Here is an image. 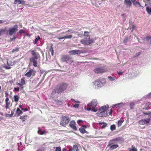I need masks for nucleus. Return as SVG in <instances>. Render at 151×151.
<instances>
[{"label":"nucleus","instance_id":"obj_25","mask_svg":"<svg viewBox=\"0 0 151 151\" xmlns=\"http://www.w3.org/2000/svg\"><path fill=\"white\" fill-rule=\"evenodd\" d=\"M14 101L15 102H17L19 100V97L17 95H15L14 96Z\"/></svg>","mask_w":151,"mask_h":151},{"label":"nucleus","instance_id":"obj_6","mask_svg":"<svg viewBox=\"0 0 151 151\" xmlns=\"http://www.w3.org/2000/svg\"><path fill=\"white\" fill-rule=\"evenodd\" d=\"M70 121L69 118L68 116H64L62 118V121L60 123V124L63 126L68 124Z\"/></svg>","mask_w":151,"mask_h":151},{"label":"nucleus","instance_id":"obj_30","mask_svg":"<svg viewBox=\"0 0 151 151\" xmlns=\"http://www.w3.org/2000/svg\"><path fill=\"white\" fill-rule=\"evenodd\" d=\"M146 10L148 14H151V7L150 8H149L148 7H147Z\"/></svg>","mask_w":151,"mask_h":151},{"label":"nucleus","instance_id":"obj_45","mask_svg":"<svg viewBox=\"0 0 151 151\" xmlns=\"http://www.w3.org/2000/svg\"><path fill=\"white\" fill-rule=\"evenodd\" d=\"M150 104V103L149 102H147V103H146L145 105V109H147Z\"/></svg>","mask_w":151,"mask_h":151},{"label":"nucleus","instance_id":"obj_40","mask_svg":"<svg viewBox=\"0 0 151 151\" xmlns=\"http://www.w3.org/2000/svg\"><path fill=\"white\" fill-rule=\"evenodd\" d=\"M10 104V103L9 102L6 103L5 108L6 109H9V108Z\"/></svg>","mask_w":151,"mask_h":151},{"label":"nucleus","instance_id":"obj_19","mask_svg":"<svg viewBox=\"0 0 151 151\" xmlns=\"http://www.w3.org/2000/svg\"><path fill=\"white\" fill-rule=\"evenodd\" d=\"M132 2V0H124V4L128 7L131 6Z\"/></svg>","mask_w":151,"mask_h":151},{"label":"nucleus","instance_id":"obj_58","mask_svg":"<svg viewBox=\"0 0 151 151\" xmlns=\"http://www.w3.org/2000/svg\"><path fill=\"white\" fill-rule=\"evenodd\" d=\"M147 96L148 98L151 97V93L148 94V95H147Z\"/></svg>","mask_w":151,"mask_h":151},{"label":"nucleus","instance_id":"obj_34","mask_svg":"<svg viewBox=\"0 0 151 151\" xmlns=\"http://www.w3.org/2000/svg\"><path fill=\"white\" fill-rule=\"evenodd\" d=\"M146 40H147L150 44H151V37L150 36L146 37Z\"/></svg>","mask_w":151,"mask_h":151},{"label":"nucleus","instance_id":"obj_46","mask_svg":"<svg viewBox=\"0 0 151 151\" xmlns=\"http://www.w3.org/2000/svg\"><path fill=\"white\" fill-rule=\"evenodd\" d=\"M79 104H76L74 105L73 107L75 108H78L79 107Z\"/></svg>","mask_w":151,"mask_h":151},{"label":"nucleus","instance_id":"obj_29","mask_svg":"<svg viewBox=\"0 0 151 151\" xmlns=\"http://www.w3.org/2000/svg\"><path fill=\"white\" fill-rule=\"evenodd\" d=\"M55 149V151H61V148L60 147H54Z\"/></svg>","mask_w":151,"mask_h":151},{"label":"nucleus","instance_id":"obj_27","mask_svg":"<svg viewBox=\"0 0 151 151\" xmlns=\"http://www.w3.org/2000/svg\"><path fill=\"white\" fill-rule=\"evenodd\" d=\"M100 124L102 125L101 126V128L102 129H104L105 128V127H106L107 126V124L106 123H100Z\"/></svg>","mask_w":151,"mask_h":151},{"label":"nucleus","instance_id":"obj_20","mask_svg":"<svg viewBox=\"0 0 151 151\" xmlns=\"http://www.w3.org/2000/svg\"><path fill=\"white\" fill-rule=\"evenodd\" d=\"M100 81L101 82V84L102 86L105 85L106 82V79L104 78H102Z\"/></svg>","mask_w":151,"mask_h":151},{"label":"nucleus","instance_id":"obj_62","mask_svg":"<svg viewBox=\"0 0 151 151\" xmlns=\"http://www.w3.org/2000/svg\"><path fill=\"white\" fill-rule=\"evenodd\" d=\"M40 72L41 74H42L44 72V71L42 70H40Z\"/></svg>","mask_w":151,"mask_h":151},{"label":"nucleus","instance_id":"obj_59","mask_svg":"<svg viewBox=\"0 0 151 151\" xmlns=\"http://www.w3.org/2000/svg\"><path fill=\"white\" fill-rule=\"evenodd\" d=\"M16 38V37H14L13 38L10 39V40L11 41H12L13 40L15 39Z\"/></svg>","mask_w":151,"mask_h":151},{"label":"nucleus","instance_id":"obj_43","mask_svg":"<svg viewBox=\"0 0 151 151\" xmlns=\"http://www.w3.org/2000/svg\"><path fill=\"white\" fill-rule=\"evenodd\" d=\"M132 26V27H131V28L132 29V30H131V32H132L133 31V30L135 29V28H136V26L134 25H131L130 24V27H131Z\"/></svg>","mask_w":151,"mask_h":151},{"label":"nucleus","instance_id":"obj_9","mask_svg":"<svg viewBox=\"0 0 151 151\" xmlns=\"http://www.w3.org/2000/svg\"><path fill=\"white\" fill-rule=\"evenodd\" d=\"M92 84L93 86L96 88H98L102 87L101 84V82L99 80L95 81L92 82Z\"/></svg>","mask_w":151,"mask_h":151},{"label":"nucleus","instance_id":"obj_60","mask_svg":"<svg viewBox=\"0 0 151 151\" xmlns=\"http://www.w3.org/2000/svg\"><path fill=\"white\" fill-rule=\"evenodd\" d=\"M57 38L59 40H60L61 39H64V37H57Z\"/></svg>","mask_w":151,"mask_h":151},{"label":"nucleus","instance_id":"obj_14","mask_svg":"<svg viewBox=\"0 0 151 151\" xmlns=\"http://www.w3.org/2000/svg\"><path fill=\"white\" fill-rule=\"evenodd\" d=\"M32 55V57L31 58H34L36 59H37L40 56L38 53L36 52L35 50H33L31 51Z\"/></svg>","mask_w":151,"mask_h":151},{"label":"nucleus","instance_id":"obj_12","mask_svg":"<svg viewBox=\"0 0 151 151\" xmlns=\"http://www.w3.org/2000/svg\"><path fill=\"white\" fill-rule=\"evenodd\" d=\"M69 53L71 54L76 55L80 54L81 53H82V51L79 50H76L70 51L69 52Z\"/></svg>","mask_w":151,"mask_h":151},{"label":"nucleus","instance_id":"obj_4","mask_svg":"<svg viewBox=\"0 0 151 151\" xmlns=\"http://www.w3.org/2000/svg\"><path fill=\"white\" fill-rule=\"evenodd\" d=\"M67 87V85L65 84H62L57 86L56 91L57 93H60L65 90Z\"/></svg>","mask_w":151,"mask_h":151},{"label":"nucleus","instance_id":"obj_55","mask_svg":"<svg viewBox=\"0 0 151 151\" xmlns=\"http://www.w3.org/2000/svg\"><path fill=\"white\" fill-rule=\"evenodd\" d=\"M6 117H12V116L11 115V114H6Z\"/></svg>","mask_w":151,"mask_h":151},{"label":"nucleus","instance_id":"obj_2","mask_svg":"<svg viewBox=\"0 0 151 151\" xmlns=\"http://www.w3.org/2000/svg\"><path fill=\"white\" fill-rule=\"evenodd\" d=\"M95 39L90 38L89 37L86 39H82L80 42L81 43L85 45H88L92 43H93L94 42Z\"/></svg>","mask_w":151,"mask_h":151},{"label":"nucleus","instance_id":"obj_18","mask_svg":"<svg viewBox=\"0 0 151 151\" xmlns=\"http://www.w3.org/2000/svg\"><path fill=\"white\" fill-rule=\"evenodd\" d=\"M108 146L109 147V149L111 150H113L117 148L118 147V145H112L109 142Z\"/></svg>","mask_w":151,"mask_h":151},{"label":"nucleus","instance_id":"obj_17","mask_svg":"<svg viewBox=\"0 0 151 151\" xmlns=\"http://www.w3.org/2000/svg\"><path fill=\"white\" fill-rule=\"evenodd\" d=\"M34 75L35 71L32 70H30L29 71L25 74V76L28 77H30L31 76H34Z\"/></svg>","mask_w":151,"mask_h":151},{"label":"nucleus","instance_id":"obj_26","mask_svg":"<svg viewBox=\"0 0 151 151\" xmlns=\"http://www.w3.org/2000/svg\"><path fill=\"white\" fill-rule=\"evenodd\" d=\"M108 78L109 80L111 81H114L116 80V78L115 77H112L111 76H109Z\"/></svg>","mask_w":151,"mask_h":151},{"label":"nucleus","instance_id":"obj_36","mask_svg":"<svg viewBox=\"0 0 151 151\" xmlns=\"http://www.w3.org/2000/svg\"><path fill=\"white\" fill-rule=\"evenodd\" d=\"M123 123V121H122V120H119L118 121V123H117V125L118 126V127H120L122 124V123Z\"/></svg>","mask_w":151,"mask_h":151},{"label":"nucleus","instance_id":"obj_11","mask_svg":"<svg viewBox=\"0 0 151 151\" xmlns=\"http://www.w3.org/2000/svg\"><path fill=\"white\" fill-rule=\"evenodd\" d=\"M125 105V103L121 102L113 105L112 106V107L113 108L116 107V108H118L119 109H120L123 108Z\"/></svg>","mask_w":151,"mask_h":151},{"label":"nucleus","instance_id":"obj_49","mask_svg":"<svg viewBox=\"0 0 151 151\" xmlns=\"http://www.w3.org/2000/svg\"><path fill=\"white\" fill-rule=\"evenodd\" d=\"M19 87H16L14 88V90L15 91H19Z\"/></svg>","mask_w":151,"mask_h":151},{"label":"nucleus","instance_id":"obj_7","mask_svg":"<svg viewBox=\"0 0 151 151\" xmlns=\"http://www.w3.org/2000/svg\"><path fill=\"white\" fill-rule=\"evenodd\" d=\"M108 69L106 68H98L94 69L95 72L97 73H102L108 71Z\"/></svg>","mask_w":151,"mask_h":151},{"label":"nucleus","instance_id":"obj_47","mask_svg":"<svg viewBox=\"0 0 151 151\" xmlns=\"http://www.w3.org/2000/svg\"><path fill=\"white\" fill-rule=\"evenodd\" d=\"M16 85L17 86H19L20 87H21L22 88H23V86L22 85V84H21V83H16Z\"/></svg>","mask_w":151,"mask_h":151},{"label":"nucleus","instance_id":"obj_51","mask_svg":"<svg viewBox=\"0 0 151 151\" xmlns=\"http://www.w3.org/2000/svg\"><path fill=\"white\" fill-rule=\"evenodd\" d=\"M24 33V31L23 29H21L19 31V33Z\"/></svg>","mask_w":151,"mask_h":151},{"label":"nucleus","instance_id":"obj_13","mask_svg":"<svg viewBox=\"0 0 151 151\" xmlns=\"http://www.w3.org/2000/svg\"><path fill=\"white\" fill-rule=\"evenodd\" d=\"M37 59L34 58H31L30 59V63H32L33 65L35 67L37 66Z\"/></svg>","mask_w":151,"mask_h":151},{"label":"nucleus","instance_id":"obj_21","mask_svg":"<svg viewBox=\"0 0 151 151\" xmlns=\"http://www.w3.org/2000/svg\"><path fill=\"white\" fill-rule=\"evenodd\" d=\"M79 131L82 133H87V132L85 130V129L83 128H79Z\"/></svg>","mask_w":151,"mask_h":151},{"label":"nucleus","instance_id":"obj_44","mask_svg":"<svg viewBox=\"0 0 151 151\" xmlns=\"http://www.w3.org/2000/svg\"><path fill=\"white\" fill-rule=\"evenodd\" d=\"M21 84H22V85L23 86V85L25 83V81L22 78L21 79V81L20 82Z\"/></svg>","mask_w":151,"mask_h":151},{"label":"nucleus","instance_id":"obj_33","mask_svg":"<svg viewBox=\"0 0 151 151\" xmlns=\"http://www.w3.org/2000/svg\"><path fill=\"white\" fill-rule=\"evenodd\" d=\"M72 37V36L71 35H66L63 37L64 39H70Z\"/></svg>","mask_w":151,"mask_h":151},{"label":"nucleus","instance_id":"obj_23","mask_svg":"<svg viewBox=\"0 0 151 151\" xmlns=\"http://www.w3.org/2000/svg\"><path fill=\"white\" fill-rule=\"evenodd\" d=\"M72 149V150L73 151H78V149L76 145H73V148Z\"/></svg>","mask_w":151,"mask_h":151},{"label":"nucleus","instance_id":"obj_54","mask_svg":"<svg viewBox=\"0 0 151 151\" xmlns=\"http://www.w3.org/2000/svg\"><path fill=\"white\" fill-rule=\"evenodd\" d=\"M117 73L119 75H122L123 74V72L122 71H120L119 72H117Z\"/></svg>","mask_w":151,"mask_h":151},{"label":"nucleus","instance_id":"obj_42","mask_svg":"<svg viewBox=\"0 0 151 151\" xmlns=\"http://www.w3.org/2000/svg\"><path fill=\"white\" fill-rule=\"evenodd\" d=\"M40 39V37L38 36L35 39V41L34 42V43L35 44H36L37 43V41H38V40Z\"/></svg>","mask_w":151,"mask_h":151},{"label":"nucleus","instance_id":"obj_1","mask_svg":"<svg viewBox=\"0 0 151 151\" xmlns=\"http://www.w3.org/2000/svg\"><path fill=\"white\" fill-rule=\"evenodd\" d=\"M109 107L108 105L102 106L99 109L98 111L99 112L97 113V115L100 117H105L107 115V110Z\"/></svg>","mask_w":151,"mask_h":151},{"label":"nucleus","instance_id":"obj_32","mask_svg":"<svg viewBox=\"0 0 151 151\" xmlns=\"http://www.w3.org/2000/svg\"><path fill=\"white\" fill-rule=\"evenodd\" d=\"M130 38L129 37H126L123 40V42L124 43H126L129 40Z\"/></svg>","mask_w":151,"mask_h":151},{"label":"nucleus","instance_id":"obj_52","mask_svg":"<svg viewBox=\"0 0 151 151\" xmlns=\"http://www.w3.org/2000/svg\"><path fill=\"white\" fill-rule=\"evenodd\" d=\"M88 106V107H87L86 109L88 111H90L91 110V109H92V108H91V107H89Z\"/></svg>","mask_w":151,"mask_h":151},{"label":"nucleus","instance_id":"obj_61","mask_svg":"<svg viewBox=\"0 0 151 151\" xmlns=\"http://www.w3.org/2000/svg\"><path fill=\"white\" fill-rule=\"evenodd\" d=\"M145 114H146V115H148L149 114V115H150L151 116V113H145Z\"/></svg>","mask_w":151,"mask_h":151},{"label":"nucleus","instance_id":"obj_3","mask_svg":"<svg viewBox=\"0 0 151 151\" xmlns=\"http://www.w3.org/2000/svg\"><path fill=\"white\" fill-rule=\"evenodd\" d=\"M97 101L96 99L93 100L91 102L88 104L87 106L89 107H91L92 108V111L96 112L98 110V109L95 108V107L97 104Z\"/></svg>","mask_w":151,"mask_h":151},{"label":"nucleus","instance_id":"obj_15","mask_svg":"<svg viewBox=\"0 0 151 151\" xmlns=\"http://www.w3.org/2000/svg\"><path fill=\"white\" fill-rule=\"evenodd\" d=\"M76 124V122L74 121H71L70 124V127L74 131H76L77 130V128L75 126Z\"/></svg>","mask_w":151,"mask_h":151},{"label":"nucleus","instance_id":"obj_5","mask_svg":"<svg viewBox=\"0 0 151 151\" xmlns=\"http://www.w3.org/2000/svg\"><path fill=\"white\" fill-rule=\"evenodd\" d=\"M18 28L17 25H15L13 27L9 28L7 32L8 34L10 36L15 34L16 32L18 30Z\"/></svg>","mask_w":151,"mask_h":151},{"label":"nucleus","instance_id":"obj_8","mask_svg":"<svg viewBox=\"0 0 151 151\" xmlns=\"http://www.w3.org/2000/svg\"><path fill=\"white\" fill-rule=\"evenodd\" d=\"M150 119L149 118L144 119L140 120L139 121V123L141 125L150 124Z\"/></svg>","mask_w":151,"mask_h":151},{"label":"nucleus","instance_id":"obj_16","mask_svg":"<svg viewBox=\"0 0 151 151\" xmlns=\"http://www.w3.org/2000/svg\"><path fill=\"white\" fill-rule=\"evenodd\" d=\"M132 1L134 5L136 7H141L143 8V6L141 5L139 2V1H137V0H132Z\"/></svg>","mask_w":151,"mask_h":151},{"label":"nucleus","instance_id":"obj_53","mask_svg":"<svg viewBox=\"0 0 151 151\" xmlns=\"http://www.w3.org/2000/svg\"><path fill=\"white\" fill-rule=\"evenodd\" d=\"M83 122V121L81 120H78L77 121V123L78 124Z\"/></svg>","mask_w":151,"mask_h":151},{"label":"nucleus","instance_id":"obj_41","mask_svg":"<svg viewBox=\"0 0 151 151\" xmlns=\"http://www.w3.org/2000/svg\"><path fill=\"white\" fill-rule=\"evenodd\" d=\"M84 36L86 37H87L88 36V32L87 31H85L84 32Z\"/></svg>","mask_w":151,"mask_h":151},{"label":"nucleus","instance_id":"obj_28","mask_svg":"<svg viewBox=\"0 0 151 151\" xmlns=\"http://www.w3.org/2000/svg\"><path fill=\"white\" fill-rule=\"evenodd\" d=\"M45 131L42 132L40 130H39L37 132L40 135H43L45 134Z\"/></svg>","mask_w":151,"mask_h":151},{"label":"nucleus","instance_id":"obj_57","mask_svg":"<svg viewBox=\"0 0 151 151\" xmlns=\"http://www.w3.org/2000/svg\"><path fill=\"white\" fill-rule=\"evenodd\" d=\"M9 101V98L8 97H6V98L5 100L6 103L8 102Z\"/></svg>","mask_w":151,"mask_h":151},{"label":"nucleus","instance_id":"obj_22","mask_svg":"<svg viewBox=\"0 0 151 151\" xmlns=\"http://www.w3.org/2000/svg\"><path fill=\"white\" fill-rule=\"evenodd\" d=\"M24 1H21L20 0H16L15 1L14 3V4H16L17 3L18 4H20L21 3H24Z\"/></svg>","mask_w":151,"mask_h":151},{"label":"nucleus","instance_id":"obj_37","mask_svg":"<svg viewBox=\"0 0 151 151\" xmlns=\"http://www.w3.org/2000/svg\"><path fill=\"white\" fill-rule=\"evenodd\" d=\"M130 151H137V149L134 147L133 146H132V148L130 149Z\"/></svg>","mask_w":151,"mask_h":151},{"label":"nucleus","instance_id":"obj_38","mask_svg":"<svg viewBox=\"0 0 151 151\" xmlns=\"http://www.w3.org/2000/svg\"><path fill=\"white\" fill-rule=\"evenodd\" d=\"M19 50V48L18 47H16L15 48L13 49L12 51V52H17Z\"/></svg>","mask_w":151,"mask_h":151},{"label":"nucleus","instance_id":"obj_63","mask_svg":"<svg viewBox=\"0 0 151 151\" xmlns=\"http://www.w3.org/2000/svg\"><path fill=\"white\" fill-rule=\"evenodd\" d=\"M75 102L76 103H80V102L79 101H75Z\"/></svg>","mask_w":151,"mask_h":151},{"label":"nucleus","instance_id":"obj_39","mask_svg":"<svg viewBox=\"0 0 151 151\" xmlns=\"http://www.w3.org/2000/svg\"><path fill=\"white\" fill-rule=\"evenodd\" d=\"M6 30L5 29H2L0 30V36L4 33Z\"/></svg>","mask_w":151,"mask_h":151},{"label":"nucleus","instance_id":"obj_64","mask_svg":"<svg viewBox=\"0 0 151 151\" xmlns=\"http://www.w3.org/2000/svg\"><path fill=\"white\" fill-rule=\"evenodd\" d=\"M28 111V109L27 108H25L24 109V111Z\"/></svg>","mask_w":151,"mask_h":151},{"label":"nucleus","instance_id":"obj_50","mask_svg":"<svg viewBox=\"0 0 151 151\" xmlns=\"http://www.w3.org/2000/svg\"><path fill=\"white\" fill-rule=\"evenodd\" d=\"M56 88L55 90V91H53L52 92V96H53V95H54L56 93Z\"/></svg>","mask_w":151,"mask_h":151},{"label":"nucleus","instance_id":"obj_56","mask_svg":"<svg viewBox=\"0 0 151 151\" xmlns=\"http://www.w3.org/2000/svg\"><path fill=\"white\" fill-rule=\"evenodd\" d=\"M5 22L4 20H0V24L3 23Z\"/></svg>","mask_w":151,"mask_h":151},{"label":"nucleus","instance_id":"obj_10","mask_svg":"<svg viewBox=\"0 0 151 151\" xmlns=\"http://www.w3.org/2000/svg\"><path fill=\"white\" fill-rule=\"evenodd\" d=\"M62 60L68 63H71L73 62L72 59L68 56H64L62 58Z\"/></svg>","mask_w":151,"mask_h":151},{"label":"nucleus","instance_id":"obj_24","mask_svg":"<svg viewBox=\"0 0 151 151\" xmlns=\"http://www.w3.org/2000/svg\"><path fill=\"white\" fill-rule=\"evenodd\" d=\"M22 111H21L19 108H17L16 111V113L18 115L21 114H22Z\"/></svg>","mask_w":151,"mask_h":151},{"label":"nucleus","instance_id":"obj_35","mask_svg":"<svg viewBox=\"0 0 151 151\" xmlns=\"http://www.w3.org/2000/svg\"><path fill=\"white\" fill-rule=\"evenodd\" d=\"M134 103L133 102H131L130 104V107L132 109L134 106Z\"/></svg>","mask_w":151,"mask_h":151},{"label":"nucleus","instance_id":"obj_48","mask_svg":"<svg viewBox=\"0 0 151 151\" xmlns=\"http://www.w3.org/2000/svg\"><path fill=\"white\" fill-rule=\"evenodd\" d=\"M68 32H70L71 33H75L76 32H74V31H72L71 30V29H69L67 31Z\"/></svg>","mask_w":151,"mask_h":151},{"label":"nucleus","instance_id":"obj_31","mask_svg":"<svg viewBox=\"0 0 151 151\" xmlns=\"http://www.w3.org/2000/svg\"><path fill=\"white\" fill-rule=\"evenodd\" d=\"M110 129L111 130L113 131L115 130L116 129V126L115 125L113 124L111 125L110 127Z\"/></svg>","mask_w":151,"mask_h":151}]
</instances>
